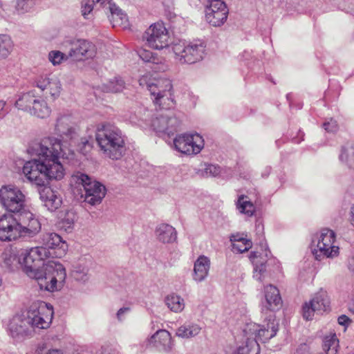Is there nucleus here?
I'll return each instance as SVG.
<instances>
[{
    "label": "nucleus",
    "mask_w": 354,
    "mask_h": 354,
    "mask_svg": "<svg viewBox=\"0 0 354 354\" xmlns=\"http://www.w3.org/2000/svg\"><path fill=\"white\" fill-rule=\"evenodd\" d=\"M65 46L68 48V56L74 61L92 59L97 53L95 46L86 39H69L65 41Z\"/></svg>",
    "instance_id": "nucleus-11"
},
{
    "label": "nucleus",
    "mask_w": 354,
    "mask_h": 354,
    "mask_svg": "<svg viewBox=\"0 0 354 354\" xmlns=\"http://www.w3.org/2000/svg\"><path fill=\"white\" fill-rule=\"evenodd\" d=\"M71 182L84 187V201L91 205L100 204L106 195L105 186L100 182L93 180L87 174L80 171L75 172L71 176Z\"/></svg>",
    "instance_id": "nucleus-6"
},
{
    "label": "nucleus",
    "mask_w": 354,
    "mask_h": 354,
    "mask_svg": "<svg viewBox=\"0 0 354 354\" xmlns=\"http://www.w3.org/2000/svg\"><path fill=\"white\" fill-rule=\"evenodd\" d=\"M15 106L19 109L28 111L31 115L40 118H45L50 115L51 109L46 101L39 100L34 93L29 91L21 95L15 102Z\"/></svg>",
    "instance_id": "nucleus-8"
},
{
    "label": "nucleus",
    "mask_w": 354,
    "mask_h": 354,
    "mask_svg": "<svg viewBox=\"0 0 354 354\" xmlns=\"http://www.w3.org/2000/svg\"><path fill=\"white\" fill-rule=\"evenodd\" d=\"M329 299L326 292H319L303 306V316L306 320L312 319L314 313L322 314L329 309Z\"/></svg>",
    "instance_id": "nucleus-17"
},
{
    "label": "nucleus",
    "mask_w": 354,
    "mask_h": 354,
    "mask_svg": "<svg viewBox=\"0 0 354 354\" xmlns=\"http://www.w3.org/2000/svg\"><path fill=\"white\" fill-rule=\"evenodd\" d=\"M337 321L339 324L342 326H346L349 322H351V319L344 315L339 316Z\"/></svg>",
    "instance_id": "nucleus-50"
},
{
    "label": "nucleus",
    "mask_w": 354,
    "mask_h": 354,
    "mask_svg": "<svg viewBox=\"0 0 354 354\" xmlns=\"http://www.w3.org/2000/svg\"><path fill=\"white\" fill-rule=\"evenodd\" d=\"M176 150L185 154H197L203 147V140L198 134H183L174 140Z\"/></svg>",
    "instance_id": "nucleus-16"
},
{
    "label": "nucleus",
    "mask_w": 354,
    "mask_h": 354,
    "mask_svg": "<svg viewBox=\"0 0 354 354\" xmlns=\"http://www.w3.org/2000/svg\"><path fill=\"white\" fill-rule=\"evenodd\" d=\"M41 230V223L30 211L0 218V240L11 241L18 237L32 238Z\"/></svg>",
    "instance_id": "nucleus-3"
},
{
    "label": "nucleus",
    "mask_w": 354,
    "mask_h": 354,
    "mask_svg": "<svg viewBox=\"0 0 354 354\" xmlns=\"http://www.w3.org/2000/svg\"><path fill=\"white\" fill-rule=\"evenodd\" d=\"M95 0H83L82 2V15L87 19L93 17L92 11L95 5Z\"/></svg>",
    "instance_id": "nucleus-41"
},
{
    "label": "nucleus",
    "mask_w": 354,
    "mask_h": 354,
    "mask_svg": "<svg viewBox=\"0 0 354 354\" xmlns=\"http://www.w3.org/2000/svg\"><path fill=\"white\" fill-rule=\"evenodd\" d=\"M47 304L43 301L33 302L29 307L27 314L30 317V322L32 329L37 328L39 329L47 328L51 322L53 312L50 309V316L44 314L46 310Z\"/></svg>",
    "instance_id": "nucleus-15"
},
{
    "label": "nucleus",
    "mask_w": 354,
    "mask_h": 354,
    "mask_svg": "<svg viewBox=\"0 0 354 354\" xmlns=\"http://www.w3.org/2000/svg\"><path fill=\"white\" fill-rule=\"evenodd\" d=\"M206 21L214 27H220L227 21L229 10L224 1L209 0L205 9Z\"/></svg>",
    "instance_id": "nucleus-12"
},
{
    "label": "nucleus",
    "mask_w": 354,
    "mask_h": 354,
    "mask_svg": "<svg viewBox=\"0 0 354 354\" xmlns=\"http://www.w3.org/2000/svg\"><path fill=\"white\" fill-rule=\"evenodd\" d=\"M254 329L257 342L265 343L274 337L279 330V323L274 318H270L266 324L255 326Z\"/></svg>",
    "instance_id": "nucleus-20"
},
{
    "label": "nucleus",
    "mask_w": 354,
    "mask_h": 354,
    "mask_svg": "<svg viewBox=\"0 0 354 354\" xmlns=\"http://www.w3.org/2000/svg\"><path fill=\"white\" fill-rule=\"evenodd\" d=\"M252 246L251 240L238 241L232 243V251L236 253H243L249 250Z\"/></svg>",
    "instance_id": "nucleus-43"
},
{
    "label": "nucleus",
    "mask_w": 354,
    "mask_h": 354,
    "mask_svg": "<svg viewBox=\"0 0 354 354\" xmlns=\"http://www.w3.org/2000/svg\"><path fill=\"white\" fill-rule=\"evenodd\" d=\"M236 207L240 213L244 214L250 217L253 216L255 212V207L253 203L248 200V196L245 195H241L239 197Z\"/></svg>",
    "instance_id": "nucleus-32"
},
{
    "label": "nucleus",
    "mask_w": 354,
    "mask_h": 354,
    "mask_svg": "<svg viewBox=\"0 0 354 354\" xmlns=\"http://www.w3.org/2000/svg\"><path fill=\"white\" fill-rule=\"evenodd\" d=\"M77 219L76 214L73 210L66 212L64 217L62 220V227L66 230H71Z\"/></svg>",
    "instance_id": "nucleus-42"
},
{
    "label": "nucleus",
    "mask_w": 354,
    "mask_h": 354,
    "mask_svg": "<svg viewBox=\"0 0 354 354\" xmlns=\"http://www.w3.org/2000/svg\"><path fill=\"white\" fill-rule=\"evenodd\" d=\"M109 1H111L110 0H95V3L100 4V6L106 8L108 6Z\"/></svg>",
    "instance_id": "nucleus-53"
},
{
    "label": "nucleus",
    "mask_w": 354,
    "mask_h": 354,
    "mask_svg": "<svg viewBox=\"0 0 354 354\" xmlns=\"http://www.w3.org/2000/svg\"><path fill=\"white\" fill-rule=\"evenodd\" d=\"M221 173V167L214 165H208L204 171L205 175L208 176H216Z\"/></svg>",
    "instance_id": "nucleus-46"
},
{
    "label": "nucleus",
    "mask_w": 354,
    "mask_h": 354,
    "mask_svg": "<svg viewBox=\"0 0 354 354\" xmlns=\"http://www.w3.org/2000/svg\"><path fill=\"white\" fill-rule=\"evenodd\" d=\"M129 311H130V308H129V307H123V308H120L118 310L117 314H116L118 319L119 321H122L123 315Z\"/></svg>",
    "instance_id": "nucleus-49"
},
{
    "label": "nucleus",
    "mask_w": 354,
    "mask_h": 354,
    "mask_svg": "<svg viewBox=\"0 0 354 354\" xmlns=\"http://www.w3.org/2000/svg\"><path fill=\"white\" fill-rule=\"evenodd\" d=\"M167 307L173 312L180 313L185 308L184 299L176 295H168L165 299Z\"/></svg>",
    "instance_id": "nucleus-34"
},
{
    "label": "nucleus",
    "mask_w": 354,
    "mask_h": 354,
    "mask_svg": "<svg viewBox=\"0 0 354 354\" xmlns=\"http://www.w3.org/2000/svg\"><path fill=\"white\" fill-rule=\"evenodd\" d=\"M38 354H63L61 350L59 349H49L47 351L44 349H41Z\"/></svg>",
    "instance_id": "nucleus-51"
},
{
    "label": "nucleus",
    "mask_w": 354,
    "mask_h": 354,
    "mask_svg": "<svg viewBox=\"0 0 354 354\" xmlns=\"http://www.w3.org/2000/svg\"><path fill=\"white\" fill-rule=\"evenodd\" d=\"M36 86L44 91L45 95H50L53 99L58 97L62 91L60 81L54 75L41 77L37 80Z\"/></svg>",
    "instance_id": "nucleus-19"
},
{
    "label": "nucleus",
    "mask_w": 354,
    "mask_h": 354,
    "mask_svg": "<svg viewBox=\"0 0 354 354\" xmlns=\"http://www.w3.org/2000/svg\"><path fill=\"white\" fill-rule=\"evenodd\" d=\"M335 236L333 231L328 229L322 230L316 245L313 241L312 252L315 259L321 261L324 257H334L339 254V248L333 245Z\"/></svg>",
    "instance_id": "nucleus-10"
},
{
    "label": "nucleus",
    "mask_w": 354,
    "mask_h": 354,
    "mask_svg": "<svg viewBox=\"0 0 354 354\" xmlns=\"http://www.w3.org/2000/svg\"><path fill=\"white\" fill-rule=\"evenodd\" d=\"M102 354H118L115 351H111L109 352H104Z\"/></svg>",
    "instance_id": "nucleus-56"
},
{
    "label": "nucleus",
    "mask_w": 354,
    "mask_h": 354,
    "mask_svg": "<svg viewBox=\"0 0 354 354\" xmlns=\"http://www.w3.org/2000/svg\"><path fill=\"white\" fill-rule=\"evenodd\" d=\"M49 60L53 63V65L59 64L64 59H66L68 57V55H65L64 53L58 51V50H54L51 51L49 53Z\"/></svg>",
    "instance_id": "nucleus-44"
},
{
    "label": "nucleus",
    "mask_w": 354,
    "mask_h": 354,
    "mask_svg": "<svg viewBox=\"0 0 354 354\" xmlns=\"http://www.w3.org/2000/svg\"><path fill=\"white\" fill-rule=\"evenodd\" d=\"M265 292L266 307L270 310L280 308L282 301L279 290L275 286L269 285L266 288Z\"/></svg>",
    "instance_id": "nucleus-27"
},
{
    "label": "nucleus",
    "mask_w": 354,
    "mask_h": 354,
    "mask_svg": "<svg viewBox=\"0 0 354 354\" xmlns=\"http://www.w3.org/2000/svg\"><path fill=\"white\" fill-rule=\"evenodd\" d=\"M349 310L354 313V299L349 304Z\"/></svg>",
    "instance_id": "nucleus-55"
},
{
    "label": "nucleus",
    "mask_w": 354,
    "mask_h": 354,
    "mask_svg": "<svg viewBox=\"0 0 354 354\" xmlns=\"http://www.w3.org/2000/svg\"><path fill=\"white\" fill-rule=\"evenodd\" d=\"M93 148V138L91 136L82 137L77 143V149L84 155L87 154Z\"/></svg>",
    "instance_id": "nucleus-40"
},
{
    "label": "nucleus",
    "mask_w": 354,
    "mask_h": 354,
    "mask_svg": "<svg viewBox=\"0 0 354 354\" xmlns=\"http://www.w3.org/2000/svg\"><path fill=\"white\" fill-rule=\"evenodd\" d=\"M260 348L257 340L248 339L245 344L237 348L236 354H259Z\"/></svg>",
    "instance_id": "nucleus-36"
},
{
    "label": "nucleus",
    "mask_w": 354,
    "mask_h": 354,
    "mask_svg": "<svg viewBox=\"0 0 354 354\" xmlns=\"http://www.w3.org/2000/svg\"><path fill=\"white\" fill-rule=\"evenodd\" d=\"M249 259L254 265V277L257 280L261 281L263 279V274L266 271V261L260 260V256L258 255L257 252H252Z\"/></svg>",
    "instance_id": "nucleus-29"
},
{
    "label": "nucleus",
    "mask_w": 354,
    "mask_h": 354,
    "mask_svg": "<svg viewBox=\"0 0 354 354\" xmlns=\"http://www.w3.org/2000/svg\"><path fill=\"white\" fill-rule=\"evenodd\" d=\"M106 9L109 10L111 15L109 16V20L113 24V26H126L127 24V15L123 13L116 5L111 1L108 2Z\"/></svg>",
    "instance_id": "nucleus-28"
},
{
    "label": "nucleus",
    "mask_w": 354,
    "mask_h": 354,
    "mask_svg": "<svg viewBox=\"0 0 354 354\" xmlns=\"http://www.w3.org/2000/svg\"><path fill=\"white\" fill-rule=\"evenodd\" d=\"M125 88L124 80L120 77H115L109 80L103 86V90L106 92L119 93Z\"/></svg>",
    "instance_id": "nucleus-38"
},
{
    "label": "nucleus",
    "mask_w": 354,
    "mask_h": 354,
    "mask_svg": "<svg viewBox=\"0 0 354 354\" xmlns=\"http://www.w3.org/2000/svg\"><path fill=\"white\" fill-rule=\"evenodd\" d=\"M4 105H5V103L0 101V111L3 109Z\"/></svg>",
    "instance_id": "nucleus-57"
},
{
    "label": "nucleus",
    "mask_w": 354,
    "mask_h": 354,
    "mask_svg": "<svg viewBox=\"0 0 354 354\" xmlns=\"http://www.w3.org/2000/svg\"><path fill=\"white\" fill-rule=\"evenodd\" d=\"M249 239H247L243 236H241V235L239 234H236V235H232L231 237H230V241L233 243H236V242H238V241H242V242H244V241H248Z\"/></svg>",
    "instance_id": "nucleus-52"
},
{
    "label": "nucleus",
    "mask_w": 354,
    "mask_h": 354,
    "mask_svg": "<svg viewBox=\"0 0 354 354\" xmlns=\"http://www.w3.org/2000/svg\"><path fill=\"white\" fill-rule=\"evenodd\" d=\"M3 263L6 267L10 270H14L19 267L22 268V259L21 249L10 248L3 253Z\"/></svg>",
    "instance_id": "nucleus-25"
},
{
    "label": "nucleus",
    "mask_w": 354,
    "mask_h": 354,
    "mask_svg": "<svg viewBox=\"0 0 354 354\" xmlns=\"http://www.w3.org/2000/svg\"><path fill=\"white\" fill-rule=\"evenodd\" d=\"M49 254L38 248H21L22 269L30 278L37 281L41 290L54 292L61 289L65 282L66 273L62 264L56 261H42Z\"/></svg>",
    "instance_id": "nucleus-2"
},
{
    "label": "nucleus",
    "mask_w": 354,
    "mask_h": 354,
    "mask_svg": "<svg viewBox=\"0 0 354 354\" xmlns=\"http://www.w3.org/2000/svg\"><path fill=\"white\" fill-rule=\"evenodd\" d=\"M209 268V259L204 255L200 256L194 263V280L198 282L203 281L208 274Z\"/></svg>",
    "instance_id": "nucleus-26"
},
{
    "label": "nucleus",
    "mask_w": 354,
    "mask_h": 354,
    "mask_svg": "<svg viewBox=\"0 0 354 354\" xmlns=\"http://www.w3.org/2000/svg\"><path fill=\"white\" fill-rule=\"evenodd\" d=\"M28 152L35 157L25 162L23 173L30 182L40 187L39 198L48 210L55 212L61 207L62 198L45 185L48 180H61L64 176L63 166L59 160L61 156H64L61 141L55 138H46L30 146Z\"/></svg>",
    "instance_id": "nucleus-1"
},
{
    "label": "nucleus",
    "mask_w": 354,
    "mask_h": 354,
    "mask_svg": "<svg viewBox=\"0 0 354 354\" xmlns=\"http://www.w3.org/2000/svg\"><path fill=\"white\" fill-rule=\"evenodd\" d=\"M38 109H39H39H41V106H39L38 107Z\"/></svg>",
    "instance_id": "nucleus-58"
},
{
    "label": "nucleus",
    "mask_w": 354,
    "mask_h": 354,
    "mask_svg": "<svg viewBox=\"0 0 354 354\" xmlns=\"http://www.w3.org/2000/svg\"><path fill=\"white\" fill-rule=\"evenodd\" d=\"M201 328L196 324H185L180 326L176 332V335L185 339H189L198 335Z\"/></svg>",
    "instance_id": "nucleus-30"
},
{
    "label": "nucleus",
    "mask_w": 354,
    "mask_h": 354,
    "mask_svg": "<svg viewBox=\"0 0 354 354\" xmlns=\"http://www.w3.org/2000/svg\"><path fill=\"white\" fill-rule=\"evenodd\" d=\"M339 159L349 167L354 168V146L347 145L342 147Z\"/></svg>",
    "instance_id": "nucleus-37"
},
{
    "label": "nucleus",
    "mask_w": 354,
    "mask_h": 354,
    "mask_svg": "<svg viewBox=\"0 0 354 354\" xmlns=\"http://www.w3.org/2000/svg\"><path fill=\"white\" fill-rule=\"evenodd\" d=\"M205 48L203 43H190L179 42L174 44L172 46V50L176 55V58L182 64H194L201 61L205 54Z\"/></svg>",
    "instance_id": "nucleus-9"
},
{
    "label": "nucleus",
    "mask_w": 354,
    "mask_h": 354,
    "mask_svg": "<svg viewBox=\"0 0 354 354\" xmlns=\"http://www.w3.org/2000/svg\"><path fill=\"white\" fill-rule=\"evenodd\" d=\"M40 245L38 248L48 252V258L60 257L65 254L67 245L62 238L54 232L42 234L39 237Z\"/></svg>",
    "instance_id": "nucleus-13"
},
{
    "label": "nucleus",
    "mask_w": 354,
    "mask_h": 354,
    "mask_svg": "<svg viewBox=\"0 0 354 354\" xmlns=\"http://www.w3.org/2000/svg\"><path fill=\"white\" fill-rule=\"evenodd\" d=\"M88 267L86 263H80L74 267L73 276L77 281H86L88 280Z\"/></svg>",
    "instance_id": "nucleus-39"
},
{
    "label": "nucleus",
    "mask_w": 354,
    "mask_h": 354,
    "mask_svg": "<svg viewBox=\"0 0 354 354\" xmlns=\"http://www.w3.org/2000/svg\"><path fill=\"white\" fill-rule=\"evenodd\" d=\"M8 326L12 337L30 335L33 330L27 312L15 315Z\"/></svg>",
    "instance_id": "nucleus-18"
},
{
    "label": "nucleus",
    "mask_w": 354,
    "mask_h": 354,
    "mask_svg": "<svg viewBox=\"0 0 354 354\" xmlns=\"http://www.w3.org/2000/svg\"><path fill=\"white\" fill-rule=\"evenodd\" d=\"M26 196L22 192L12 185L3 186L0 189V203L8 212L15 215L24 211H30L25 205Z\"/></svg>",
    "instance_id": "nucleus-7"
},
{
    "label": "nucleus",
    "mask_w": 354,
    "mask_h": 354,
    "mask_svg": "<svg viewBox=\"0 0 354 354\" xmlns=\"http://www.w3.org/2000/svg\"><path fill=\"white\" fill-rule=\"evenodd\" d=\"M351 223L354 225V207L351 208Z\"/></svg>",
    "instance_id": "nucleus-54"
},
{
    "label": "nucleus",
    "mask_w": 354,
    "mask_h": 354,
    "mask_svg": "<svg viewBox=\"0 0 354 354\" xmlns=\"http://www.w3.org/2000/svg\"><path fill=\"white\" fill-rule=\"evenodd\" d=\"M143 39L149 47L154 49H162L169 46L168 31L160 23L151 25L145 32Z\"/></svg>",
    "instance_id": "nucleus-14"
},
{
    "label": "nucleus",
    "mask_w": 354,
    "mask_h": 354,
    "mask_svg": "<svg viewBox=\"0 0 354 354\" xmlns=\"http://www.w3.org/2000/svg\"><path fill=\"white\" fill-rule=\"evenodd\" d=\"M139 57L145 62L151 63L154 65V67H152L153 70L158 71L160 70L163 68V66H158L159 64H161V59L157 57L156 53H153L149 50L146 49H140L138 51Z\"/></svg>",
    "instance_id": "nucleus-33"
},
{
    "label": "nucleus",
    "mask_w": 354,
    "mask_h": 354,
    "mask_svg": "<svg viewBox=\"0 0 354 354\" xmlns=\"http://www.w3.org/2000/svg\"><path fill=\"white\" fill-rule=\"evenodd\" d=\"M56 133L62 138L74 140L77 136L76 128L69 116L64 115L59 118L55 126Z\"/></svg>",
    "instance_id": "nucleus-22"
},
{
    "label": "nucleus",
    "mask_w": 354,
    "mask_h": 354,
    "mask_svg": "<svg viewBox=\"0 0 354 354\" xmlns=\"http://www.w3.org/2000/svg\"><path fill=\"white\" fill-rule=\"evenodd\" d=\"M149 343L158 350L168 352L173 346L171 334L166 330L161 329L156 331L149 339Z\"/></svg>",
    "instance_id": "nucleus-23"
},
{
    "label": "nucleus",
    "mask_w": 354,
    "mask_h": 354,
    "mask_svg": "<svg viewBox=\"0 0 354 354\" xmlns=\"http://www.w3.org/2000/svg\"><path fill=\"white\" fill-rule=\"evenodd\" d=\"M139 84L147 87L151 95L155 97L154 103L160 109H167L173 106L172 84L169 80L160 77L150 80L147 76H143L139 80Z\"/></svg>",
    "instance_id": "nucleus-5"
},
{
    "label": "nucleus",
    "mask_w": 354,
    "mask_h": 354,
    "mask_svg": "<svg viewBox=\"0 0 354 354\" xmlns=\"http://www.w3.org/2000/svg\"><path fill=\"white\" fill-rule=\"evenodd\" d=\"M152 127L158 132H164L169 136L176 131L180 121L175 116L161 115L152 120Z\"/></svg>",
    "instance_id": "nucleus-21"
},
{
    "label": "nucleus",
    "mask_w": 354,
    "mask_h": 354,
    "mask_svg": "<svg viewBox=\"0 0 354 354\" xmlns=\"http://www.w3.org/2000/svg\"><path fill=\"white\" fill-rule=\"evenodd\" d=\"M95 140L103 153L112 160L120 159L125 151L121 131L110 123L100 124L95 131Z\"/></svg>",
    "instance_id": "nucleus-4"
},
{
    "label": "nucleus",
    "mask_w": 354,
    "mask_h": 354,
    "mask_svg": "<svg viewBox=\"0 0 354 354\" xmlns=\"http://www.w3.org/2000/svg\"><path fill=\"white\" fill-rule=\"evenodd\" d=\"M324 129L329 133L336 132L338 129V125L336 120L330 118L329 121L325 122L323 124Z\"/></svg>",
    "instance_id": "nucleus-47"
},
{
    "label": "nucleus",
    "mask_w": 354,
    "mask_h": 354,
    "mask_svg": "<svg viewBox=\"0 0 354 354\" xmlns=\"http://www.w3.org/2000/svg\"><path fill=\"white\" fill-rule=\"evenodd\" d=\"M35 0H17L16 9L21 12H28L35 4Z\"/></svg>",
    "instance_id": "nucleus-45"
},
{
    "label": "nucleus",
    "mask_w": 354,
    "mask_h": 354,
    "mask_svg": "<svg viewBox=\"0 0 354 354\" xmlns=\"http://www.w3.org/2000/svg\"><path fill=\"white\" fill-rule=\"evenodd\" d=\"M157 239L163 243H171L177 239V232L171 225L167 223L158 225L155 230Z\"/></svg>",
    "instance_id": "nucleus-24"
},
{
    "label": "nucleus",
    "mask_w": 354,
    "mask_h": 354,
    "mask_svg": "<svg viewBox=\"0 0 354 354\" xmlns=\"http://www.w3.org/2000/svg\"><path fill=\"white\" fill-rule=\"evenodd\" d=\"M14 44L8 35L0 34V61L6 59L11 54Z\"/></svg>",
    "instance_id": "nucleus-31"
},
{
    "label": "nucleus",
    "mask_w": 354,
    "mask_h": 354,
    "mask_svg": "<svg viewBox=\"0 0 354 354\" xmlns=\"http://www.w3.org/2000/svg\"><path fill=\"white\" fill-rule=\"evenodd\" d=\"M338 348L339 340L335 334L325 337L323 342V348L326 354H337Z\"/></svg>",
    "instance_id": "nucleus-35"
},
{
    "label": "nucleus",
    "mask_w": 354,
    "mask_h": 354,
    "mask_svg": "<svg viewBox=\"0 0 354 354\" xmlns=\"http://www.w3.org/2000/svg\"><path fill=\"white\" fill-rule=\"evenodd\" d=\"M297 352L299 354H320L311 351L310 348L306 344L301 345Z\"/></svg>",
    "instance_id": "nucleus-48"
}]
</instances>
